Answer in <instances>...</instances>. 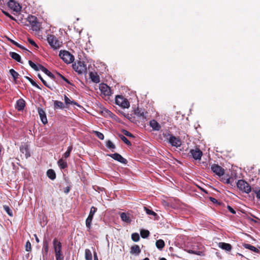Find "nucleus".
I'll list each match as a JSON object with an SVG mask.
<instances>
[{
    "label": "nucleus",
    "instance_id": "26",
    "mask_svg": "<svg viewBox=\"0 0 260 260\" xmlns=\"http://www.w3.org/2000/svg\"><path fill=\"white\" fill-rule=\"evenodd\" d=\"M9 73L12 76L14 81L15 82H16V81L18 79L19 76V74L13 69H11L9 70Z\"/></svg>",
    "mask_w": 260,
    "mask_h": 260
},
{
    "label": "nucleus",
    "instance_id": "48",
    "mask_svg": "<svg viewBox=\"0 0 260 260\" xmlns=\"http://www.w3.org/2000/svg\"><path fill=\"white\" fill-rule=\"evenodd\" d=\"M28 42L32 46H34V47H35L36 48H38L39 47L37 45V44L36 43V42L32 39H31L30 38H28Z\"/></svg>",
    "mask_w": 260,
    "mask_h": 260
},
{
    "label": "nucleus",
    "instance_id": "7",
    "mask_svg": "<svg viewBox=\"0 0 260 260\" xmlns=\"http://www.w3.org/2000/svg\"><path fill=\"white\" fill-rule=\"evenodd\" d=\"M100 89L102 94L105 96H109L111 95L112 93L110 87L106 84H101L100 85Z\"/></svg>",
    "mask_w": 260,
    "mask_h": 260
},
{
    "label": "nucleus",
    "instance_id": "34",
    "mask_svg": "<svg viewBox=\"0 0 260 260\" xmlns=\"http://www.w3.org/2000/svg\"><path fill=\"white\" fill-rule=\"evenodd\" d=\"M149 232L148 230H142L140 232L141 236L143 238H147L149 235Z\"/></svg>",
    "mask_w": 260,
    "mask_h": 260
},
{
    "label": "nucleus",
    "instance_id": "17",
    "mask_svg": "<svg viewBox=\"0 0 260 260\" xmlns=\"http://www.w3.org/2000/svg\"><path fill=\"white\" fill-rule=\"evenodd\" d=\"M120 217L123 221L126 223H130L131 221V215L129 213H120Z\"/></svg>",
    "mask_w": 260,
    "mask_h": 260
},
{
    "label": "nucleus",
    "instance_id": "57",
    "mask_svg": "<svg viewBox=\"0 0 260 260\" xmlns=\"http://www.w3.org/2000/svg\"><path fill=\"white\" fill-rule=\"evenodd\" d=\"M2 12L3 13V14H4L7 17L9 16V15H10V14L8 12H7L4 10H3Z\"/></svg>",
    "mask_w": 260,
    "mask_h": 260
},
{
    "label": "nucleus",
    "instance_id": "42",
    "mask_svg": "<svg viewBox=\"0 0 260 260\" xmlns=\"http://www.w3.org/2000/svg\"><path fill=\"white\" fill-rule=\"evenodd\" d=\"M25 78L26 79H27L30 82V83L32 85H33L34 86H35L36 87H37L39 89H41L40 87H39V86L32 79H31L30 78H29L27 76H26Z\"/></svg>",
    "mask_w": 260,
    "mask_h": 260
},
{
    "label": "nucleus",
    "instance_id": "39",
    "mask_svg": "<svg viewBox=\"0 0 260 260\" xmlns=\"http://www.w3.org/2000/svg\"><path fill=\"white\" fill-rule=\"evenodd\" d=\"M96 211H97L96 208H95L94 206L91 207L90 208V212L88 215V216L93 217V216H94L95 213L96 212Z\"/></svg>",
    "mask_w": 260,
    "mask_h": 260
},
{
    "label": "nucleus",
    "instance_id": "49",
    "mask_svg": "<svg viewBox=\"0 0 260 260\" xmlns=\"http://www.w3.org/2000/svg\"><path fill=\"white\" fill-rule=\"evenodd\" d=\"M57 75L58 76H59L62 80H63L65 82H66L69 84H72L69 81L68 79H67L66 77H64L63 76L59 74V73H57Z\"/></svg>",
    "mask_w": 260,
    "mask_h": 260
},
{
    "label": "nucleus",
    "instance_id": "14",
    "mask_svg": "<svg viewBox=\"0 0 260 260\" xmlns=\"http://www.w3.org/2000/svg\"><path fill=\"white\" fill-rule=\"evenodd\" d=\"M109 156L114 159L116 160L121 163L124 164H126L127 163V160L123 158L120 154L117 153L110 154Z\"/></svg>",
    "mask_w": 260,
    "mask_h": 260
},
{
    "label": "nucleus",
    "instance_id": "51",
    "mask_svg": "<svg viewBox=\"0 0 260 260\" xmlns=\"http://www.w3.org/2000/svg\"><path fill=\"white\" fill-rule=\"evenodd\" d=\"M253 191L256 194V198L260 200V190L253 189Z\"/></svg>",
    "mask_w": 260,
    "mask_h": 260
},
{
    "label": "nucleus",
    "instance_id": "56",
    "mask_svg": "<svg viewBox=\"0 0 260 260\" xmlns=\"http://www.w3.org/2000/svg\"><path fill=\"white\" fill-rule=\"evenodd\" d=\"M94 260H99L96 253L95 252L93 253Z\"/></svg>",
    "mask_w": 260,
    "mask_h": 260
},
{
    "label": "nucleus",
    "instance_id": "30",
    "mask_svg": "<svg viewBox=\"0 0 260 260\" xmlns=\"http://www.w3.org/2000/svg\"><path fill=\"white\" fill-rule=\"evenodd\" d=\"M155 245L158 249L161 250L165 246V242L162 240L159 239L156 241Z\"/></svg>",
    "mask_w": 260,
    "mask_h": 260
},
{
    "label": "nucleus",
    "instance_id": "13",
    "mask_svg": "<svg viewBox=\"0 0 260 260\" xmlns=\"http://www.w3.org/2000/svg\"><path fill=\"white\" fill-rule=\"evenodd\" d=\"M132 112H134L133 114H142L148 113L147 111H146L144 109H142L141 108H140L138 103L136 105H133L132 106Z\"/></svg>",
    "mask_w": 260,
    "mask_h": 260
},
{
    "label": "nucleus",
    "instance_id": "40",
    "mask_svg": "<svg viewBox=\"0 0 260 260\" xmlns=\"http://www.w3.org/2000/svg\"><path fill=\"white\" fill-rule=\"evenodd\" d=\"M4 209L5 211L7 212V213L10 216H13V212L10 209V208L7 206H4Z\"/></svg>",
    "mask_w": 260,
    "mask_h": 260
},
{
    "label": "nucleus",
    "instance_id": "6",
    "mask_svg": "<svg viewBox=\"0 0 260 260\" xmlns=\"http://www.w3.org/2000/svg\"><path fill=\"white\" fill-rule=\"evenodd\" d=\"M237 187L243 192L248 193L251 191L249 184L244 180H239L237 183Z\"/></svg>",
    "mask_w": 260,
    "mask_h": 260
},
{
    "label": "nucleus",
    "instance_id": "64",
    "mask_svg": "<svg viewBox=\"0 0 260 260\" xmlns=\"http://www.w3.org/2000/svg\"><path fill=\"white\" fill-rule=\"evenodd\" d=\"M7 0H0V5H2L5 4Z\"/></svg>",
    "mask_w": 260,
    "mask_h": 260
},
{
    "label": "nucleus",
    "instance_id": "43",
    "mask_svg": "<svg viewBox=\"0 0 260 260\" xmlns=\"http://www.w3.org/2000/svg\"><path fill=\"white\" fill-rule=\"evenodd\" d=\"M119 137L121 139V140L124 142L125 144H126L128 145H131V143L129 142V141L124 136L120 135H119Z\"/></svg>",
    "mask_w": 260,
    "mask_h": 260
},
{
    "label": "nucleus",
    "instance_id": "10",
    "mask_svg": "<svg viewBox=\"0 0 260 260\" xmlns=\"http://www.w3.org/2000/svg\"><path fill=\"white\" fill-rule=\"evenodd\" d=\"M211 169L213 172L219 176H222L224 173L223 169L218 165L214 164L212 165Z\"/></svg>",
    "mask_w": 260,
    "mask_h": 260
},
{
    "label": "nucleus",
    "instance_id": "8",
    "mask_svg": "<svg viewBox=\"0 0 260 260\" xmlns=\"http://www.w3.org/2000/svg\"><path fill=\"white\" fill-rule=\"evenodd\" d=\"M189 154L196 160H200L203 155L202 152L198 148L191 149Z\"/></svg>",
    "mask_w": 260,
    "mask_h": 260
},
{
    "label": "nucleus",
    "instance_id": "24",
    "mask_svg": "<svg viewBox=\"0 0 260 260\" xmlns=\"http://www.w3.org/2000/svg\"><path fill=\"white\" fill-rule=\"evenodd\" d=\"M60 169H64L68 167L67 162L63 158H60L57 162Z\"/></svg>",
    "mask_w": 260,
    "mask_h": 260
},
{
    "label": "nucleus",
    "instance_id": "41",
    "mask_svg": "<svg viewBox=\"0 0 260 260\" xmlns=\"http://www.w3.org/2000/svg\"><path fill=\"white\" fill-rule=\"evenodd\" d=\"M132 239L135 242H138L140 239V236L138 233H133L132 235Z\"/></svg>",
    "mask_w": 260,
    "mask_h": 260
},
{
    "label": "nucleus",
    "instance_id": "33",
    "mask_svg": "<svg viewBox=\"0 0 260 260\" xmlns=\"http://www.w3.org/2000/svg\"><path fill=\"white\" fill-rule=\"evenodd\" d=\"M28 63H29V66L32 69H34L35 70H36V71H39V70H40V64H39L38 66H37L34 62H32L31 60H29L28 61Z\"/></svg>",
    "mask_w": 260,
    "mask_h": 260
},
{
    "label": "nucleus",
    "instance_id": "44",
    "mask_svg": "<svg viewBox=\"0 0 260 260\" xmlns=\"http://www.w3.org/2000/svg\"><path fill=\"white\" fill-rule=\"evenodd\" d=\"M144 209L145 210V211L147 214L153 215V216H156V215H157L156 213L155 212H154L153 211L148 209L146 207H144Z\"/></svg>",
    "mask_w": 260,
    "mask_h": 260
},
{
    "label": "nucleus",
    "instance_id": "3",
    "mask_svg": "<svg viewBox=\"0 0 260 260\" xmlns=\"http://www.w3.org/2000/svg\"><path fill=\"white\" fill-rule=\"evenodd\" d=\"M115 104L123 109L128 108L130 106L127 99L121 95L115 96Z\"/></svg>",
    "mask_w": 260,
    "mask_h": 260
},
{
    "label": "nucleus",
    "instance_id": "60",
    "mask_svg": "<svg viewBox=\"0 0 260 260\" xmlns=\"http://www.w3.org/2000/svg\"><path fill=\"white\" fill-rule=\"evenodd\" d=\"M38 113H39V114H45L44 111L41 109H38Z\"/></svg>",
    "mask_w": 260,
    "mask_h": 260
},
{
    "label": "nucleus",
    "instance_id": "20",
    "mask_svg": "<svg viewBox=\"0 0 260 260\" xmlns=\"http://www.w3.org/2000/svg\"><path fill=\"white\" fill-rule=\"evenodd\" d=\"M218 246L226 251H230L232 249V246L229 243L220 242L218 244Z\"/></svg>",
    "mask_w": 260,
    "mask_h": 260
},
{
    "label": "nucleus",
    "instance_id": "4",
    "mask_svg": "<svg viewBox=\"0 0 260 260\" xmlns=\"http://www.w3.org/2000/svg\"><path fill=\"white\" fill-rule=\"evenodd\" d=\"M59 56L67 63H70L74 60V56L68 51L60 50Z\"/></svg>",
    "mask_w": 260,
    "mask_h": 260
},
{
    "label": "nucleus",
    "instance_id": "22",
    "mask_svg": "<svg viewBox=\"0 0 260 260\" xmlns=\"http://www.w3.org/2000/svg\"><path fill=\"white\" fill-rule=\"evenodd\" d=\"M40 69L52 79L55 78L54 75L42 65H40Z\"/></svg>",
    "mask_w": 260,
    "mask_h": 260
},
{
    "label": "nucleus",
    "instance_id": "31",
    "mask_svg": "<svg viewBox=\"0 0 260 260\" xmlns=\"http://www.w3.org/2000/svg\"><path fill=\"white\" fill-rule=\"evenodd\" d=\"M85 257L86 260H92V253L91 251L88 249H85Z\"/></svg>",
    "mask_w": 260,
    "mask_h": 260
},
{
    "label": "nucleus",
    "instance_id": "46",
    "mask_svg": "<svg viewBox=\"0 0 260 260\" xmlns=\"http://www.w3.org/2000/svg\"><path fill=\"white\" fill-rule=\"evenodd\" d=\"M125 117L129 119L130 121H131L133 122H136V121L135 120V117L134 116V115H124Z\"/></svg>",
    "mask_w": 260,
    "mask_h": 260
},
{
    "label": "nucleus",
    "instance_id": "45",
    "mask_svg": "<svg viewBox=\"0 0 260 260\" xmlns=\"http://www.w3.org/2000/svg\"><path fill=\"white\" fill-rule=\"evenodd\" d=\"M41 121L44 124H46L48 122L46 115H40Z\"/></svg>",
    "mask_w": 260,
    "mask_h": 260
},
{
    "label": "nucleus",
    "instance_id": "15",
    "mask_svg": "<svg viewBox=\"0 0 260 260\" xmlns=\"http://www.w3.org/2000/svg\"><path fill=\"white\" fill-rule=\"evenodd\" d=\"M20 151L21 153L24 155L25 158H27L30 156V154L28 151V148L27 145H22L20 147Z\"/></svg>",
    "mask_w": 260,
    "mask_h": 260
},
{
    "label": "nucleus",
    "instance_id": "28",
    "mask_svg": "<svg viewBox=\"0 0 260 260\" xmlns=\"http://www.w3.org/2000/svg\"><path fill=\"white\" fill-rule=\"evenodd\" d=\"M244 247L252 251H254L256 253H259V251L258 249H257L256 247H255L253 246H252L249 244H244L243 245Z\"/></svg>",
    "mask_w": 260,
    "mask_h": 260
},
{
    "label": "nucleus",
    "instance_id": "35",
    "mask_svg": "<svg viewBox=\"0 0 260 260\" xmlns=\"http://www.w3.org/2000/svg\"><path fill=\"white\" fill-rule=\"evenodd\" d=\"M92 133L94 134L95 135H96L97 136V137H98V138L100 139V140H104V136L102 133H101L98 131H92Z\"/></svg>",
    "mask_w": 260,
    "mask_h": 260
},
{
    "label": "nucleus",
    "instance_id": "2",
    "mask_svg": "<svg viewBox=\"0 0 260 260\" xmlns=\"http://www.w3.org/2000/svg\"><path fill=\"white\" fill-rule=\"evenodd\" d=\"M27 21L31 25L33 31H38L41 28V24L38 21L37 18L35 16L29 15L28 16Z\"/></svg>",
    "mask_w": 260,
    "mask_h": 260
},
{
    "label": "nucleus",
    "instance_id": "59",
    "mask_svg": "<svg viewBox=\"0 0 260 260\" xmlns=\"http://www.w3.org/2000/svg\"><path fill=\"white\" fill-rule=\"evenodd\" d=\"M70 191V188L69 187H67L65 188L64 192L66 193H68Z\"/></svg>",
    "mask_w": 260,
    "mask_h": 260
},
{
    "label": "nucleus",
    "instance_id": "11",
    "mask_svg": "<svg viewBox=\"0 0 260 260\" xmlns=\"http://www.w3.org/2000/svg\"><path fill=\"white\" fill-rule=\"evenodd\" d=\"M169 142L173 146H175L176 147H178L181 145V142L179 138L172 135L170 136L169 139Z\"/></svg>",
    "mask_w": 260,
    "mask_h": 260
},
{
    "label": "nucleus",
    "instance_id": "58",
    "mask_svg": "<svg viewBox=\"0 0 260 260\" xmlns=\"http://www.w3.org/2000/svg\"><path fill=\"white\" fill-rule=\"evenodd\" d=\"M8 40L11 43H12L13 45H15L16 43V41H15L14 40L11 39H8Z\"/></svg>",
    "mask_w": 260,
    "mask_h": 260
},
{
    "label": "nucleus",
    "instance_id": "52",
    "mask_svg": "<svg viewBox=\"0 0 260 260\" xmlns=\"http://www.w3.org/2000/svg\"><path fill=\"white\" fill-rule=\"evenodd\" d=\"M123 134L126 135V136L129 137H133V135L128 132V131L126 130L123 131Z\"/></svg>",
    "mask_w": 260,
    "mask_h": 260
},
{
    "label": "nucleus",
    "instance_id": "27",
    "mask_svg": "<svg viewBox=\"0 0 260 260\" xmlns=\"http://www.w3.org/2000/svg\"><path fill=\"white\" fill-rule=\"evenodd\" d=\"M54 107L55 109H63L65 106L62 102L56 100L54 101Z\"/></svg>",
    "mask_w": 260,
    "mask_h": 260
},
{
    "label": "nucleus",
    "instance_id": "63",
    "mask_svg": "<svg viewBox=\"0 0 260 260\" xmlns=\"http://www.w3.org/2000/svg\"><path fill=\"white\" fill-rule=\"evenodd\" d=\"M210 200H211L212 202H213V203H215V202H217V200H216L215 199L213 198H210Z\"/></svg>",
    "mask_w": 260,
    "mask_h": 260
},
{
    "label": "nucleus",
    "instance_id": "50",
    "mask_svg": "<svg viewBox=\"0 0 260 260\" xmlns=\"http://www.w3.org/2000/svg\"><path fill=\"white\" fill-rule=\"evenodd\" d=\"M43 249L45 251V254H47L48 251V244L46 242H44Z\"/></svg>",
    "mask_w": 260,
    "mask_h": 260
},
{
    "label": "nucleus",
    "instance_id": "37",
    "mask_svg": "<svg viewBox=\"0 0 260 260\" xmlns=\"http://www.w3.org/2000/svg\"><path fill=\"white\" fill-rule=\"evenodd\" d=\"M38 76L39 78L41 80V81L42 82V83H43V84H44L45 86H46V87H47L48 88H50V89L52 90V87H51V86H50L49 84H48L46 82V81L45 80H44L43 79V78L42 77V76H41V75L40 74H39L38 75Z\"/></svg>",
    "mask_w": 260,
    "mask_h": 260
},
{
    "label": "nucleus",
    "instance_id": "32",
    "mask_svg": "<svg viewBox=\"0 0 260 260\" xmlns=\"http://www.w3.org/2000/svg\"><path fill=\"white\" fill-rule=\"evenodd\" d=\"M72 149H73V147L72 146H69L68 148V150H67V151L63 154L62 158H63L64 159H66L68 157H69L70 155L71 152L72 150Z\"/></svg>",
    "mask_w": 260,
    "mask_h": 260
},
{
    "label": "nucleus",
    "instance_id": "55",
    "mask_svg": "<svg viewBox=\"0 0 260 260\" xmlns=\"http://www.w3.org/2000/svg\"><path fill=\"white\" fill-rule=\"evenodd\" d=\"M188 252L190 253H192V254H200L199 253H198V252L193 251V250H189L188 251Z\"/></svg>",
    "mask_w": 260,
    "mask_h": 260
},
{
    "label": "nucleus",
    "instance_id": "12",
    "mask_svg": "<svg viewBox=\"0 0 260 260\" xmlns=\"http://www.w3.org/2000/svg\"><path fill=\"white\" fill-rule=\"evenodd\" d=\"M53 246L54 248V251L55 253V255H62L61 252V244L60 242L57 241V240L55 239L53 240Z\"/></svg>",
    "mask_w": 260,
    "mask_h": 260
},
{
    "label": "nucleus",
    "instance_id": "18",
    "mask_svg": "<svg viewBox=\"0 0 260 260\" xmlns=\"http://www.w3.org/2000/svg\"><path fill=\"white\" fill-rule=\"evenodd\" d=\"M90 78L91 81L95 83H99L100 79L99 76L96 73L90 72L89 73Z\"/></svg>",
    "mask_w": 260,
    "mask_h": 260
},
{
    "label": "nucleus",
    "instance_id": "36",
    "mask_svg": "<svg viewBox=\"0 0 260 260\" xmlns=\"http://www.w3.org/2000/svg\"><path fill=\"white\" fill-rule=\"evenodd\" d=\"M93 217L88 216L87 219H86V226L89 230L91 228V222L92 220Z\"/></svg>",
    "mask_w": 260,
    "mask_h": 260
},
{
    "label": "nucleus",
    "instance_id": "61",
    "mask_svg": "<svg viewBox=\"0 0 260 260\" xmlns=\"http://www.w3.org/2000/svg\"><path fill=\"white\" fill-rule=\"evenodd\" d=\"M15 45L16 46H17V47L18 48H22V45H21L20 44H18L17 42L16 43V44L14 45Z\"/></svg>",
    "mask_w": 260,
    "mask_h": 260
},
{
    "label": "nucleus",
    "instance_id": "19",
    "mask_svg": "<svg viewBox=\"0 0 260 260\" xmlns=\"http://www.w3.org/2000/svg\"><path fill=\"white\" fill-rule=\"evenodd\" d=\"M64 100L65 104L66 105V107H68L70 105H77L78 107H81L76 102L69 99L66 95H64Z\"/></svg>",
    "mask_w": 260,
    "mask_h": 260
},
{
    "label": "nucleus",
    "instance_id": "38",
    "mask_svg": "<svg viewBox=\"0 0 260 260\" xmlns=\"http://www.w3.org/2000/svg\"><path fill=\"white\" fill-rule=\"evenodd\" d=\"M106 145L107 147L110 149H114L115 148V145L110 140L107 141Z\"/></svg>",
    "mask_w": 260,
    "mask_h": 260
},
{
    "label": "nucleus",
    "instance_id": "21",
    "mask_svg": "<svg viewBox=\"0 0 260 260\" xmlns=\"http://www.w3.org/2000/svg\"><path fill=\"white\" fill-rule=\"evenodd\" d=\"M150 125L154 131H159L160 128V124L155 120L150 121Z\"/></svg>",
    "mask_w": 260,
    "mask_h": 260
},
{
    "label": "nucleus",
    "instance_id": "23",
    "mask_svg": "<svg viewBox=\"0 0 260 260\" xmlns=\"http://www.w3.org/2000/svg\"><path fill=\"white\" fill-rule=\"evenodd\" d=\"M140 252L141 249L138 245H135L134 246H133L131 248V253L132 254L138 255Z\"/></svg>",
    "mask_w": 260,
    "mask_h": 260
},
{
    "label": "nucleus",
    "instance_id": "9",
    "mask_svg": "<svg viewBox=\"0 0 260 260\" xmlns=\"http://www.w3.org/2000/svg\"><path fill=\"white\" fill-rule=\"evenodd\" d=\"M7 5L9 8L16 12H19L21 8L20 5L14 0H10Z\"/></svg>",
    "mask_w": 260,
    "mask_h": 260
},
{
    "label": "nucleus",
    "instance_id": "62",
    "mask_svg": "<svg viewBox=\"0 0 260 260\" xmlns=\"http://www.w3.org/2000/svg\"><path fill=\"white\" fill-rule=\"evenodd\" d=\"M34 236L35 237V239H36V242L37 243H39L40 242V240H39V238H38L37 236L36 235H35Z\"/></svg>",
    "mask_w": 260,
    "mask_h": 260
},
{
    "label": "nucleus",
    "instance_id": "5",
    "mask_svg": "<svg viewBox=\"0 0 260 260\" xmlns=\"http://www.w3.org/2000/svg\"><path fill=\"white\" fill-rule=\"evenodd\" d=\"M73 69L79 74L86 72V65L84 61H78L73 64Z\"/></svg>",
    "mask_w": 260,
    "mask_h": 260
},
{
    "label": "nucleus",
    "instance_id": "16",
    "mask_svg": "<svg viewBox=\"0 0 260 260\" xmlns=\"http://www.w3.org/2000/svg\"><path fill=\"white\" fill-rule=\"evenodd\" d=\"M25 106V102L23 99H19L17 101L16 105V109L19 111L22 110Z\"/></svg>",
    "mask_w": 260,
    "mask_h": 260
},
{
    "label": "nucleus",
    "instance_id": "29",
    "mask_svg": "<svg viewBox=\"0 0 260 260\" xmlns=\"http://www.w3.org/2000/svg\"><path fill=\"white\" fill-rule=\"evenodd\" d=\"M47 175L51 180H54L56 177L55 173L52 169H49V170L47 171Z\"/></svg>",
    "mask_w": 260,
    "mask_h": 260
},
{
    "label": "nucleus",
    "instance_id": "25",
    "mask_svg": "<svg viewBox=\"0 0 260 260\" xmlns=\"http://www.w3.org/2000/svg\"><path fill=\"white\" fill-rule=\"evenodd\" d=\"M10 56L14 60L18 62L22 63L20 56L17 53L11 52L10 53Z\"/></svg>",
    "mask_w": 260,
    "mask_h": 260
},
{
    "label": "nucleus",
    "instance_id": "47",
    "mask_svg": "<svg viewBox=\"0 0 260 260\" xmlns=\"http://www.w3.org/2000/svg\"><path fill=\"white\" fill-rule=\"evenodd\" d=\"M25 250L27 251H30L31 249V243L29 241H27L25 244Z\"/></svg>",
    "mask_w": 260,
    "mask_h": 260
},
{
    "label": "nucleus",
    "instance_id": "1",
    "mask_svg": "<svg viewBox=\"0 0 260 260\" xmlns=\"http://www.w3.org/2000/svg\"><path fill=\"white\" fill-rule=\"evenodd\" d=\"M47 40L49 45L54 49H57L62 45V42L53 35H48Z\"/></svg>",
    "mask_w": 260,
    "mask_h": 260
},
{
    "label": "nucleus",
    "instance_id": "53",
    "mask_svg": "<svg viewBox=\"0 0 260 260\" xmlns=\"http://www.w3.org/2000/svg\"><path fill=\"white\" fill-rule=\"evenodd\" d=\"M56 260H63V256L62 255H55Z\"/></svg>",
    "mask_w": 260,
    "mask_h": 260
},
{
    "label": "nucleus",
    "instance_id": "54",
    "mask_svg": "<svg viewBox=\"0 0 260 260\" xmlns=\"http://www.w3.org/2000/svg\"><path fill=\"white\" fill-rule=\"evenodd\" d=\"M228 209L229 210V211L231 212L233 214H235L236 213V211L230 206H228Z\"/></svg>",
    "mask_w": 260,
    "mask_h": 260
}]
</instances>
